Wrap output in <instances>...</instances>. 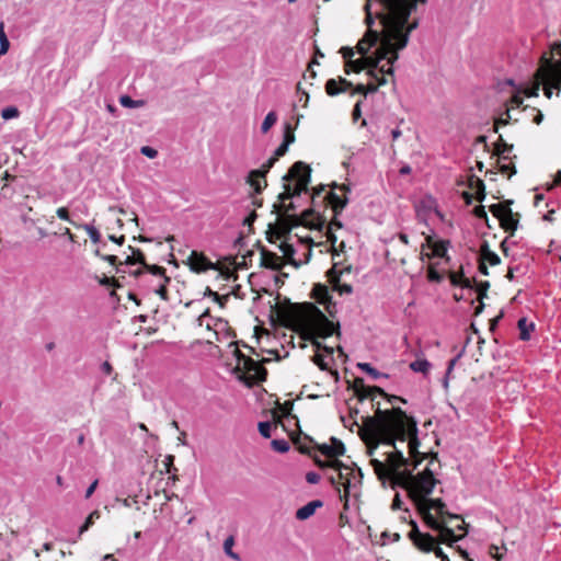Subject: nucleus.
<instances>
[{"label":"nucleus","mask_w":561,"mask_h":561,"mask_svg":"<svg viewBox=\"0 0 561 561\" xmlns=\"http://www.w3.org/2000/svg\"><path fill=\"white\" fill-rule=\"evenodd\" d=\"M417 434L416 420L408 415L401 408L386 410H379L378 408L375 416L364 419L363 427L359 431L369 456H374L380 445L392 448V450L382 454L386 457L385 460L371 458L370 465L382 483L390 481L392 488L401 486L405 489L409 496L414 474L409 470H400L408 466L409 458L403 456L402 451L397 448L396 443H408L409 456L414 469L427 458H431L430 463L438 460L437 453L419 450L421 443Z\"/></svg>","instance_id":"f257e3e1"},{"label":"nucleus","mask_w":561,"mask_h":561,"mask_svg":"<svg viewBox=\"0 0 561 561\" xmlns=\"http://www.w3.org/2000/svg\"><path fill=\"white\" fill-rule=\"evenodd\" d=\"M393 2L388 3V9L376 10V18L383 26V36L373 55L363 56L368 76H376L381 60H387V66L393 65L399 59V53L408 46L411 33L419 27V19L410 21L415 9H399Z\"/></svg>","instance_id":"f03ea898"},{"label":"nucleus","mask_w":561,"mask_h":561,"mask_svg":"<svg viewBox=\"0 0 561 561\" xmlns=\"http://www.w3.org/2000/svg\"><path fill=\"white\" fill-rule=\"evenodd\" d=\"M284 327L297 332L304 341H309L317 350L332 355L334 350L322 344L319 339L341 336L340 323L331 321L314 304H293L279 314Z\"/></svg>","instance_id":"7ed1b4c3"},{"label":"nucleus","mask_w":561,"mask_h":561,"mask_svg":"<svg viewBox=\"0 0 561 561\" xmlns=\"http://www.w3.org/2000/svg\"><path fill=\"white\" fill-rule=\"evenodd\" d=\"M410 499L413 501L417 513L422 517L425 525L431 529H443L442 541L447 542L455 540L451 531L445 527L444 520L435 519L433 511L438 517L460 518V515L448 512L445 502L442 499H431L428 495L433 492L435 485L439 482L430 468H425L422 472L414 474L412 480Z\"/></svg>","instance_id":"20e7f679"},{"label":"nucleus","mask_w":561,"mask_h":561,"mask_svg":"<svg viewBox=\"0 0 561 561\" xmlns=\"http://www.w3.org/2000/svg\"><path fill=\"white\" fill-rule=\"evenodd\" d=\"M331 191L327 192L324 185L313 188L311 194V207L314 208V215L310 216V220H316V216L323 215L327 218L325 225L322 227L334 229H341L343 224L339 220V216L342 214L348 203L347 193L351 192L348 184H336L331 185Z\"/></svg>","instance_id":"39448f33"},{"label":"nucleus","mask_w":561,"mask_h":561,"mask_svg":"<svg viewBox=\"0 0 561 561\" xmlns=\"http://www.w3.org/2000/svg\"><path fill=\"white\" fill-rule=\"evenodd\" d=\"M284 191L278 195V203L273 205L274 213L282 216H295L290 211L295 210L293 202L286 203L302 192L308 191L311 181V168L302 161H296L283 176Z\"/></svg>","instance_id":"423d86ee"},{"label":"nucleus","mask_w":561,"mask_h":561,"mask_svg":"<svg viewBox=\"0 0 561 561\" xmlns=\"http://www.w3.org/2000/svg\"><path fill=\"white\" fill-rule=\"evenodd\" d=\"M333 469L336 471V476H331L329 480L336 489L339 497L343 502V510L347 511L350 508V497H357L359 495L363 480L362 470L345 465L339 459L337 465H334Z\"/></svg>","instance_id":"0eeeda50"},{"label":"nucleus","mask_w":561,"mask_h":561,"mask_svg":"<svg viewBox=\"0 0 561 561\" xmlns=\"http://www.w3.org/2000/svg\"><path fill=\"white\" fill-rule=\"evenodd\" d=\"M314 208L306 209L299 216H282L277 215V221L274 225H270L267 231V240L274 242V238L277 240L286 239L290 230L294 227L305 226L310 229L322 230V227L327 222V218L323 215L316 216V220H310V216L314 215Z\"/></svg>","instance_id":"6e6552de"},{"label":"nucleus","mask_w":561,"mask_h":561,"mask_svg":"<svg viewBox=\"0 0 561 561\" xmlns=\"http://www.w3.org/2000/svg\"><path fill=\"white\" fill-rule=\"evenodd\" d=\"M138 280L141 287L147 293L158 295L162 300H169L168 285L171 278L167 275L164 267L159 265H151L146 270H136L131 272Z\"/></svg>","instance_id":"1a4fd4ad"},{"label":"nucleus","mask_w":561,"mask_h":561,"mask_svg":"<svg viewBox=\"0 0 561 561\" xmlns=\"http://www.w3.org/2000/svg\"><path fill=\"white\" fill-rule=\"evenodd\" d=\"M373 2L374 1H367V0L365 2L364 11H365V23L367 25V31H366L365 35L363 36V38L358 41V43L355 47L356 51L358 54H360L362 56H365L366 54H368L370 48L373 46H375L377 43H379V45H380L381 41H382V36H383V27L381 28V31H377V30L373 28V25L375 24V19H377L376 11H373Z\"/></svg>","instance_id":"9d476101"},{"label":"nucleus","mask_w":561,"mask_h":561,"mask_svg":"<svg viewBox=\"0 0 561 561\" xmlns=\"http://www.w3.org/2000/svg\"><path fill=\"white\" fill-rule=\"evenodd\" d=\"M512 204L513 201L506 199L489 207L492 215L499 219L501 228L510 236H514L520 218L518 213H513Z\"/></svg>","instance_id":"9b49d317"},{"label":"nucleus","mask_w":561,"mask_h":561,"mask_svg":"<svg viewBox=\"0 0 561 561\" xmlns=\"http://www.w3.org/2000/svg\"><path fill=\"white\" fill-rule=\"evenodd\" d=\"M268 360L270 359L264 358L262 362H256L251 357H247V359L242 362V366L237 369V371L241 373L240 379L249 387L265 381L267 370L262 363H266Z\"/></svg>","instance_id":"f8f14e48"},{"label":"nucleus","mask_w":561,"mask_h":561,"mask_svg":"<svg viewBox=\"0 0 561 561\" xmlns=\"http://www.w3.org/2000/svg\"><path fill=\"white\" fill-rule=\"evenodd\" d=\"M435 516V519L437 520H444V525L445 527L451 531V535L454 537L455 540L453 541H448L445 542V541H442V538L443 537V529H434L435 531H438V541L442 542L443 545H446L448 547H453V545L459 540H461L468 533V529H467V525L463 520V518L460 516V518H455V517H449V516H445V517H438V515L434 514Z\"/></svg>","instance_id":"ddd939ff"},{"label":"nucleus","mask_w":561,"mask_h":561,"mask_svg":"<svg viewBox=\"0 0 561 561\" xmlns=\"http://www.w3.org/2000/svg\"><path fill=\"white\" fill-rule=\"evenodd\" d=\"M409 525L411 526V530L409 531L408 537L420 551L430 553L434 550L436 545L440 543L438 541V537L435 538L428 533H421L415 520L411 519Z\"/></svg>","instance_id":"4468645a"},{"label":"nucleus","mask_w":561,"mask_h":561,"mask_svg":"<svg viewBox=\"0 0 561 561\" xmlns=\"http://www.w3.org/2000/svg\"><path fill=\"white\" fill-rule=\"evenodd\" d=\"M354 392L359 402H363L366 399H370L373 402V407H376L375 413H377V409H380V402L375 403L376 396H387L385 390L378 386H367L364 382L363 378H355L354 380ZM374 414L373 416H375Z\"/></svg>","instance_id":"2eb2a0df"},{"label":"nucleus","mask_w":561,"mask_h":561,"mask_svg":"<svg viewBox=\"0 0 561 561\" xmlns=\"http://www.w3.org/2000/svg\"><path fill=\"white\" fill-rule=\"evenodd\" d=\"M311 297L319 305L324 307V310L328 312L329 317L334 318L336 316V302L333 300V297L327 285L321 283L314 284L311 290Z\"/></svg>","instance_id":"dca6fc26"},{"label":"nucleus","mask_w":561,"mask_h":561,"mask_svg":"<svg viewBox=\"0 0 561 561\" xmlns=\"http://www.w3.org/2000/svg\"><path fill=\"white\" fill-rule=\"evenodd\" d=\"M545 65L537 69L538 75L548 80L554 89L561 90V60L552 61L542 57Z\"/></svg>","instance_id":"f3484780"},{"label":"nucleus","mask_w":561,"mask_h":561,"mask_svg":"<svg viewBox=\"0 0 561 561\" xmlns=\"http://www.w3.org/2000/svg\"><path fill=\"white\" fill-rule=\"evenodd\" d=\"M304 439L313 444V448L320 451L327 458H329L328 460L337 459L340 456H343L345 454L344 444L336 437H331V444H318L314 443L313 439L308 436H306Z\"/></svg>","instance_id":"a211bd4d"},{"label":"nucleus","mask_w":561,"mask_h":561,"mask_svg":"<svg viewBox=\"0 0 561 561\" xmlns=\"http://www.w3.org/2000/svg\"><path fill=\"white\" fill-rule=\"evenodd\" d=\"M185 264L194 273H204L209 270H217L215 263H213L203 252L192 251L188 255Z\"/></svg>","instance_id":"6ab92c4d"},{"label":"nucleus","mask_w":561,"mask_h":561,"mask_svg":"<svg viewBox=\"0 0 561 561\" xmlns=\"http://www.w3.org/2000/svg\"><path fill=\"white\" fill-rule=\"evenodd\" d=\"M340 53L345 61L344 64V72L350 75L351 72L359 73L360 71L366 69L365 60L363 56L358 59H353L355 55V49L353 47L343 46L340 49Z\"/></svg>","instance_id":"aec40b11"},{"label":"nucleus","mask_w":561,"mask_h":561,"mask_svg":"<svg viewBox=\"0 0 561 561\" xmlns=\"http://www.w3.org/2000/svg\"><path fill=\"white\" fill-rule=\"evenodd\" d=\"M353 88V83L345 78L329 79L325 83V92L330 96H335Z\"/></svg>","instance_id":"412c9836"},{"label":"nucleus","mask_w":561,"mask_h":561,"mask_svg":"<svg viewBox=\"0 0 561 561\" xmlns=\"http://www.w3.org/2000/svg\"><path fill=\"white\" fill-rule=\"evenodd\" d=\"M491 158H495V164L502 174H506L511 178L516 173L515 165L507 153L491 154Z\"/></svg>","instance_id":"4be33fe9"},{"label":"nucleus","mask_w":561,"mask_h":561,"mask_svg":"<svg viewBox=\"0 0 561 561\" xmlns=\"http://www.w3.org/2000/svg\"><path fill=\"white\" fill-rule=\"evenodd\" d=\"M213 321V340L220 341V335L222 334L225 337H234L236 334L233 330L229 327L228 321L222 319H216Z\"/></svg>","instance_id":"5701e85b"},{"label":"nucleus","mask_w":561,"mask_h":561,"mask_svg":"<svg viewBox=\"0 0 561 561\" xmlns=\"http://www.w3.org/2000/svg\"><path fill=\"white\" fill-rule=\"evenodd\" d=\"M261 265L273 271H279L283 267V259L276 253L263 249L261 251Z\"/></svg>","instance_id":"b1692460"},{"label":"nucleus","mask_w":561,"mask_h":561,"mask_svg":"<svg viewBox=\"0 0 561 561\" xmlns=\"http://www.w3.org/2000/svg\"><path fill=\"white\" fill-rule=\"evenodd\" d=\"M426 245L432 249L431 253H421V260L423 261L424 257L432 259L433 256L436 257H445L447 254V244L444 241L434 242L432 237H426Z\"/></svg>","instance_id":"393cba45"},{"label":"nucleus","mask_w":561,"mask_h":561,"mask_svg":"<svg viewBox=\"0 0 561 561\" xmlns=\"http://www.w3.org/2000/svg\"><path fill=\"white\" fill-rule=\"evenodd\" d=\"M468 187L474 191L476 199L482 203L485 198V185L484 182L474 174H470L467 181Z\"/></svg>","instance_id":"a878e982"},{"label":"nucleus","mask_w":561,"mask_h":561,"mask_svg":"<svg viewBox=\"0 0 561 561\" xmlns=\"http://www.w3.org/2000/svg\"><path fill=\"white\" fill-rule=\"evenodd\" d=\"M128 250L131 251V254L126 256L124 261L125 265L140 264L141 267L139 270H146L151 266L146 262L145 254L140 249L129 245Z\"/></svg>","instance_id":"bb28decb"},{"label":"nucleus","mask_w":561,"mask_h":561,"mask_svg":"<svg viewBox=\"0 0 561 561\" xmlns=\"http://www.w3.org/2000/svg\"><path fill=\"white\" fill-rule=\"evenodd\" d=\"M479 259L491 266H496L501 263V257L490 249L488 242L481 244Z\"/></svg>","instance_id":"cd10ccee"},{"label":"nucleus","mask_w":561,"mask_h":561,"mask_svg":"<svg viewBox=\"0 0 561 561\" xmlns=\"http://www.w3.org/2000/svg\"><path fill=\"white\" fill-rule=\"evenodd\" d=\"M322 506H323L322 501H320V500L311 501V502L307 503L306 505H304L302 507L297 510L296 518L299 520H306L314 514L317 508L322 507Z\"/></svg>","instance_id":"c85d7f7f"},{"label":"nucleus","mask_w":561,"mask_h":561,"mask_svg":"<svg viewBox=\"0 0 561 561\" xmlns=\"http://www.w3.org/2000/svg\"><path fill=\"white\" fill-rule=\"evenodd\" d=\"M211 320H216V319L209 316V309H206L197 318L198 327H204L207 330V332H208V336L206 337V342L209 343V344L214 343V340H213V328H211L213 327V321Z\"/></svg>","instance_id":"c756f323"},{"label":"nucleus","mask_w":561,"mask_h":561,"mask_svg":"<svg viewBox=\"0 0 561 561\" xmlns=\"http://www.w3.org/2000/svg\"><path fill=\"white\" fill-rule=\"evenodd\" d=\"M449 279L451 285L454 286L472 289V280L465 276L462 270H460L459 272H450Z\"/></svg>","instance_id":"7c9ffc66"},{"label":"nucleus","mask_w":561,"mask_h":561,"mask_svg":"<svg viewBox=\"0 0 561 561\" xmlns=\"http://www.w3.org/2000/svg\"><path fill=\"white\" fill-rule=\"evenodd\" d=\"M293 407L294 402L289 400L283 403L276 402V407L273 411L274 419L279 420L280 417H287L288 415H290Z\"/></svg>","instance_id":"2f4dec72"},{"label":"nucleus","mask_w":561,"mask_h":561,"mask_svg":"<svg viewBox=\"0 0 561 561\" xmlns=\"http://www.w3.org/2000/svg\"><path fill=\"white\" fill-rule=\"evenodd\" d=\"M95 255L100 256L103 261H106L115 267L117 274H123L125 271L122 268L125 265L124 261H121L116 255L101 254L100 250H95Z\"/></svg>","instance_id":"473e14b6"},{"label":"nucleus","mask_w":561,"mask_h":561,"mask_svg":"<svg viewBox=\"0 0 561 561\" xmlns=\"http://www.w3.org/2000/svg\"><path fill=\"white\" fill-rule=\"evenodd\" d=\"M380 76L376 72V76H370L371 78L376 79V83L375 84H378V88L380 85H385L387 83V78L386 76H390L392 79H393V73H394V70H393V65H390V66H381L379 69H378Z\"/></svg>","instance_id":"72a5a7b5"},{"label":"nucleus","mask_w":561,"mask_h":561,"mask_svg":"<svg viewBox=\"0 0 561 561\" xmlns=\"http://www.w3.org/2000/svg\"><path fill=\"white\" fill-rule=\"evenodd\" d=\"M325 236H327L328 242H330V244H331V248H332L331 252H332L333 256L340 255V253L344 252V250H345V242L342 241L337 247H335V243L337 241V237L334 233V231H332L331 228L327 229Z\"/></svg>","instance_id":"f704fd0d"},{"label":"nucleus","mask_w":561,"mask_h":561,"mask_svg":"<svg viewBox=\"0 0 561 561\" xmlns=\"http://www.w3.org/2000/svg\"><path fill=\"white\" fill-rule=\"evenodd\" d=\"M247 183L253 188L255 194H261L262 191L267 186L265 178L252 176V171H250L247 178Z\"/></svg>","instance_id":"c9c22d12"},{"label":"nucleus","mask_w":561,"mask_h":561,"mask_svg":"<svg viewBox=\"0 0 561 561\" xmlns=\"http://www.w3.org/2000/svg\"><path fill=\"white\" fill-rule=\"evenodd\" d=\"M517 327L519 329V339L528 341L530 339V331L534 330V323L528 322L526 318H520Z\"/></svg>","instance_id":"e433bc0d"},{"label":"nucleus","mask_w":561,"mask_h":561,"mask_svg":"<svg viewBox=\"0 0 561 561\" xmlns=\"http://www.w3.org/2000/svg\"><path fill=\"white\" fill-rule=\"evenodd\" d=\"M121 277L122 276H119V277H114V276L107 277V276L104 275L103 277H96V278H98V282H99L100 285H102V286H112L113 290L110 293V295L112 297H116L115 288L122 287V285L119 284V278Z\"/></svg>","instance_id":"4c0bfd02"},{"label":"nucleus","mask_w":561,"mask_h":561,"mask_svg":"<svg viewBox=\"0 0 561 561\" xmlns=\"http://www.w3.org/2000/svg\"><path fill=\"white\" fill-rule=\"evenodd\" d=\"M513 150V145L507 144L502 135L499 136L497 141L494 144L491 154L510 153Z\"/></svg>","instance_id":"58836bf2"},{"label":"nucleus","mask_w":561,"mask_h":561,"mask_svg":"<svg viewBox=\"0 0 561 561\" xmlns=\"http://www.w3.org/2000/svg\"><path fill=\"white\" fill-rule=\"evenodd\" d=\"M279 250L283 252L284 257L287 260L288 263H290L295 266H298V264L296 263V261L294 259L295 249H294L293 244L284 241L279 244Z\"/></svg>","instance_id":"ea45409f"},{"label":"nucleus","mask_w":561,"mask_h":561,"mask_svg":"<svg viewBox=\"0 0 561 561\" xmlns=\"http://www.w3.org/2000/svg\"><path fill=\"white\" fill-rule=\"evenodd\" d=\"M353 91H352V95L358 93V94H362L364 95V98H366V95L368 93H375L377 90H378V84H375V83H368V84H357V85H353Z\"/></svg>","instance_id":"a19ab883"},{"label":"nucleus","mask_w":561,"mask_h":561,"mask_svg":"<svg viewBox=\"0 0 561 561\" xmlns=\"http://www.w3.org/2000/svg\"><path fill=\"white\" fill-rule=\"evenodd\" d=\"M341 275L342 272L336 268L335 264L327 272V278L332 287V290L337 287V284H341Z\"/></svg>","instance_id":"79ce46f5"},{"label":"nucleus","mask_w":561,"mask_h":561,"mask_svg":"<svg viewBox=\"0 0 561 561\" xmlns=\"http://www.w3.org/2000/svg\"><path fill=\"white\" fill-rule=\"evenodd\" d=\"M472 280V288L474 287L477 294H478V300H483L486 295H488V290L490 288V282L488 280H482V282H479L477 283L476 279H471Z\"/></svg>","instance_id":"37998d69"},{"label":"nucleus","mask_w":561,"mask_h":561,"mask_svg":"<svg viewBox=\"0 0 561 561\" xmlns=\"http://www.w3.org/2000/svg\"><path fill=\"white\" fill-rule=\"evenodd\" d=\"M276 158L271 157L265 163L262 164V167L257 170H252V176L255 178H265L268 171L273 168V165L276 163Z\"/></svg>","instance_id":"c03bdc74"},{"label":"nucleus","mask_w":561,"mask_h":561,"mask_svg":"<svg viewBox=\"0 0 561 561\" xmlns=\"http://www.w3.org/2000/svg\"><path fill=\"white\" fill-rule=\"evenodd\" d=\"M410 368L415 373L426 374L431 368V364L427 359H417L410 364Z\"/></svg>","instance_id":"a18cd8bd"},{"label":"nucleus","mask_w":561,"mask_h":561,"mask_svg":"<svg viewBox=\"0 0 561 561\" xmlns=\"http://www.w3.org/2000/svg\"><path fill=\"white\" fill-rule=\"evenodd\" d=\"M276 122H277V114L275 112H273V111L270 112L265 116V118H264V121H263V123L261 125L262 133L266 134L276 124Z\"/></svg>","instance_id":"49530a36"},{"label":"nucleus","mask_w":561,"mask_h":561,"mask_svg":"<svg viewBox=\"0 0 561 561\" xmlns=\"http://www.w3.org/2000/svg\"><path fill=\"white\" fill-rule=\"evenodd\" d=\"M119 104L124 107L134 108L142 106L145 102L142 100H133L129 95H122L119 98Z\"/></svg>","instance_id":"de8ad7c7"},{"label":"nucleus","mask_w":561,"mask_h":561,"mask_svg":"<svg viewBox=\"0 0 561 561\" xmlns=\"http://www.w3.org/2000/svg\"><path fill=\"white\" fill-rule=\"evenodd\" d=\"M541 83H542V80H539L538 78H536V76L534 77V83L531 87L529 88H526L523 93L527 96V98H531V96H538V93H539V90H540V87H541Z\"/></svg>","instance_id":"09e8293b"},{"label":"nucleus","mask_w":561,"mask_h":561,"mask_svg":"<svg viewBox=\"0 0 561 561\" xmlns=\"http://www.w3.org/2000/svg\"><path fill=\"white\" fill-rule=\"evenodd\" d=\"M234 545V538L232 536H229L225 542H224V550L225 552L227 553V556H229L230 558H232L233 560H237L239 561L240 560V557L238 553L233 552L232 550V547Z\"/></svg>","instance_id":"8fccbe9b"},{"label":"nucleus","mask_w":561,"mask_h":561,"mask_svg":"<svg viewBox=\"0 0 561 561\" xmlns=\"http://www.w3.org/2000/svg\"><path fill=\"white\" fill-rule=\"evenodd\" d=\"M80 228L84 229V231L89 234L92 242L98 243L101 240V233L100 231L91 225H81Z\"/></svg>","instance_id":"3c124183"},{"label":"nucleus","mask_w":561,"mask_h":561,"mask_svg":"<svg viewBox=\"0 0 561 561\" xmlns=\"http://www.w3.org/2000/svg\"><path fill=\"white\" fill-rule=\"evenodd\" d=\"M295 139H296V137H295V128L290 124L287 123L285 125L284 138H283L282 142L289 147V145L295 142Z\"/></svg>","instance_id":"603ef678"},{"label":"nucleus","mask_w":561,"mask_h":561,"mask_svg":"<svg viewBox=\"0 0 561 561\" xmlns=\"http://www.w3.org/2000/svg\"><path fill=\"white\" fill-rule=\"evenodd\" d=\"M357 367L362 370V371H365L367 373L368 375H370L374 379H378L379 377L382 376L381 373H379L376 368H374L370 364L368 363H358L357 364Z\"/></svg>","instance_id":"864d4df0"},{"label":"nucleus","mask_w":561,"mask_h":561,"mask_svg":"<svg viewBox=\"0 0 561 561\" xmlns=\"http://www.w3.org/2000/svg\"><path fill=\"white\" fill-rule=\"evenodd\" d=\"M523 102H524V100L520 95V92H517L510 98V100L506 102L505 105H506V107H510V111H511V110L520 107L523 105Z\"/></svg>","instance_id":"5fc2aeb1"},{"label":"nucleus","mask_w":561,"mask_h":561,"mask_svg":"<svg viewBox=\"0 0 561 561\" xmlns=\"http://www.w3.org/2000/svg\"><path fill=\"white\" fill-rule=\"evenodd\" d=\"M10 47V42L8 39V36L4 32V24L3 22L0 23V48L1 53H8Z\"/></svg>","instance_id":"6e6d98bb"},{"label":"nucleus","mask_w":561,"mask_h":561,"mask_svg":"<svg viewBox=\"0 0 561 561\" xmlns=\"http://www.w3.org/2000/svg\"><path fill=\"white\" fill-rule=\"evenodd\" d=\"M99 518H100V512L99 511H93L92 513H90L89 516L87 517L84 524L80 527V534H82L83 531L88 530L89 527L91 525H93L94 520L99 519Z\"/></svg>","instance_id":"4d7b16f0"},{"label":"nucleus","mask_w":561,"mask_h":561,"mask_svg":"<svg viewBox=\"0 0 561 561\" xmlns=\"http://www.w3.org/2000/svg\"><path fill=\"white\" fill-rule=\"evenodd\" d=\"M162 465H163V469L160 471L161 473H163V471L165 473H171V469H173L174 471H178V469L174 466V456L173 455L165 456V458L162 461Z\"/></svg>","instance_id":"13d9d810"},{"label":"nucleus","mask_w":561,"mask_h":561,"mask_svg":"<svg viewBox=\"0 0 561 561\" xmlns=\"http://www.w3.org/2000/svg\"><path fill=\"white\" fill-rule=\"evenodd\" d=\"M272 447L275 451L286 453L289 449V443L285 439L272 440Z\"/></svg>","instance_id":"bf43d9fd"},{"label":"nucleus","mask_w":561,"mask_h":561,"mask_svg":"<svg viewBox=\"0 0 561 561\" xmlns=\"http://www.w3.org/2000/svg\"><path fill=\"white\" fill-rule=\"evenodd\" d=\"M536 78H538L539 80H542L541 85L543 88V94L546 98L551 99L552 90L554 89L553 85L548 80H546L543 77H540L538 75V71H536Z\"/></svg>","instance_id":"052dcab7"},{"label":"nucleus","mask_w":561,"mask_h":561,"mask_svg":"<svg viewBox=\"0 0 561 561\" xmlns=\"http://www.w3.org/2000/svg\"><path fill=\"white\" fill-rule=\"evenodd\" d=\"M313 461L321 469H324V468L333 469L334 465H337V459L321 460L318 456H313Z\"/></svg>","instance_id":"680f3d73"},{"label":"nucleus","mask_w":561,"mask_h":561,"mask_svg":"<svg viewBox=\"0 0 561 561\" xmlns=\"http://www.w3.org/2000/svg\"><path fill=\"white\" fill-rule=\"evenodd\" d=\"M230 345H233L234 346V350H233V355L234 357L237 358V367H236V370L242 366V362H244V359H247V355H244L238 347V344L236 342H230Z\"/></svg>","instance_id":"e2e57ef3"},{"label":"nucleus","mask_w":561,"mask_h":561,"mask_svg":"<svg viewBox=\"0 0 561 561\" xmlns=\"http://www.w3.org/2000/svg\"><path fill=\"white\" fill-rule=\"evenodd\" d=\"M427 279L430 282L439 283L443 279V277L433 265H430L427 268Z\"/></svg>","instance_id":"0e129e2a"},{"label":"nucleus","mask_w":561,"mask_h":561,"mask_svg":"<svg viewBox=\"0 0 561 561\" xmlns=\"http://www.w3.org/2000/svg\"><path fill=\"white\" fill-rule=\"evenodd\" d=\"M1 116L3 119H11L19 116V110L14 106H9L2 110Z\"/></svg>","instance_id":"69168bd1"},{"label":"nucleus","mask_w":561,"mask_h":561,"mask_svg":"<svg viewBox=\"0 0 561 561\" xmlns=\"http://www.w3.org/2000/svg\"><path fill=\"white\" fill-rule=\"evenodd\" d=\"M313 65H319L318 59L312 58L309 62L306 73L304 75L305 80L314 79L317 77V72L313 70Z\"/></svg>","instance_id":"338daca9"},{"label":"nucleus","mask_w":561,"mask_h":561,"mask_svg":"<svg viewBox=\"0 0 561 561\" xmlns=\"http://www.w3.org/2000/svg\"><path fill=\"white\" fill-rule=\"evenodd\" d=\"M271 428H272V424L270 422H260L259 423V432L265 438L271 437Z\"/></svg>","instance_id":"774afa93"}]
</instances>
